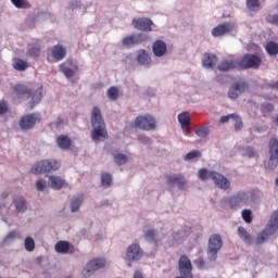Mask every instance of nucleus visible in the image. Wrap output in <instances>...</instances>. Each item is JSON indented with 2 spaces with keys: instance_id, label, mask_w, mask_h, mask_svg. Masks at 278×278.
Returning <instances> with one entry per match:
<instances>
[{
  "instance_id": "6e6552de",
  "label": "nucleus",
  "mask_w": 278,
  "mask_h": 278,
  "mask_svg": "<svg viewBox=\"0 0 278 278\" xmlns=\"http://www.w3.org/2000/svg\"><path fill=\"white\" fill-rule=\"evenodd\" d=\"M41 118L39 113L24 115L20 121V127L24 130L34 129L36 123H40Z\"/></svg>"
},
{
  "instance_id": "58836bf2",
  "label": "nucleus",
  "mask_w": 278,
  "mask_h": 278,
  "mask_svg": "<svg viewBox=\"0 0 278 278\" xmlns=\"http://www.w3.org/2000/svg\"><path fill=\"white\" fill-rule=\"evenodd\" d=\"M101 184L105 188H110L112 186V175L108 173H102L101 175Z\"/></svg>"
},
{
  "instance_id": "e433bc0d",
  "label": "nucleus",
  "mask_w": 278,
  "mask_h": 278,
  "mask_svg": "<svg viewBox=\"0 0 278 278\" xmlns=\"http://www.w3.org/2000/svg\"><path fill=\"white\" fill-rule=\"evenodd\" d=\"M269 155L278 157V140L269 141Z\"/></svg>"
},
{
  "instance_id": "13d9d810",
  "label": "nucleus",
  "mask_w": 278,
  "mask_h": 278,
  "mask_svg": "<svg viewBox=\"0 0 278 278\" xmlns=\"http://www.w3.org/2000/svg\"><path fill=\"white\" fill-rule=\"evenodd\" d=\"M70 8H71L72 11H75V10H77V8H81V2L80 1H74V2L71 3Z\"/></svg>"
},
{
  "instance_id": "603ef678",
  "label": "nucleus",
  "mask_w": 278,
  "mask_h": 278,
  "mask_svg": "<svg viewBox=\"0 0 278 278\" xmlns=\"http://www.w3.org/2000/svg\"><path fill=\"white\" fill-rule=\"evenodd\" d=\"M267 23H270L271 25H277L278 26V15L274 14V15H268L266 17Z\"/></svg>"
},
{
  "instance_id": "49530a36",
  "label": "nucleus",
  "mask_w": 278,
  "mask_h": 278,
  "mask_svg": "<svg viewBox=\"0 0 278 278\" xmlns=\"http://www.w3.org/2000/svg\"><path fill=\"white\" fill-rule=\"evenodd\" d=\"M269 170H275L278 166V157L277 156H269V161L267 164Z\"/></svg>"
},
{
  "instance_id": "7ed1b4c3",
  "label": "nucleus",
  "mask_w": 278,
  "mask_h": 278,
  "mask_svg": "<svg viewBox=\"0 0 278 278\" xmlns=\"http://www.w3.org/2000/svg\"><path fill=\"white\" fill-rule=\"evenodd\" d=\"M277 230H278V211H275L271 214V217L266 228L257 235L255 243L258 245L264 244L267 238H270V236H275V233H277Z\"/></svg>"
},
{
  "instance_id": "412c9836",
  "label": "nucleus",
  "mask_w": 278,
  "mask_h": 278,
  "mask_svg": "<svg viewBox=\"0 0 278 278\" xmlns=\"http://www.w3.org/2000/svg\"><path fill=\"white\" fill-rule=\"evenodd\" d=\"M126 255L128 260H140V257H142V249H140L139 244L134 243L128 247Z\"/></svg>"
},
{
  "instance_id": "423d86ee",
  "label": "nucleus",
  "mask_w": 278,
  "mask_h": 278,
  "mask_svg": "<svg viewBox=\"0 0 278 278\" xmlns=\"http://www.w3.org/2000/svg\"><path fill=\"white\" fill-rule=\"evenodd\" d=\"M60 162L56 160H45L38 162L33 168L31 173L34 175H40L41 173H51V170H59Z\"/></svg>"
},
{
  "instance_id": "bb28decb",
  "label": "nucleus",
  "mask_w": 278,
  "mask_h": 278,
  "mask_svg": "<svg viewBox=\"0 0 278 278\" xmlns=\"http://www.w3.org/2000/svg\"><path fill=\"white\" fill-rule=\"evenodd\" d=\"M238 236L245 244H253V236L247 231V228L240 226L238 228Z\"/></svg>"
},
{
  "instance_id": "cd10ccee",
  "label": "nucleus",
  "mask_w": 278,
  "mask_h": 278,
  "mask_svg": "<svg viewBox=\"0 0 278 278\" xmlns=\"http://www.w3.org/2000/svg\"><path fill=\"white\" fill-rule=\"evenodd\" d=\"M40 51H41V46L40 43L37 41L35 43H30L29 48L27 50V55L29 58H39L40 56Z\"/></svg>"
},
{
  "instance_id": "a211bd4d",
  "label": "nucleus",
  "mask_w": 278,
  "mask_h": 278,
  "mask_svg": "<svg viewBox=\"0 0 278 278\" xmlns=\"http://www.w3.org/2000/svg\"><path fill=\"white\" fill-rule=\"evenodd\" d=\"M147 35L144 34H135L127 36L123 39L124 47H131V45H141V42H146Z\"/></svg>"
},
{
  "instance_id": "4c0bfd02",
  "label": "nucleus",
  "mask_w": 278,
  "mask_h": 278,
  "mask_svg": "<svg viewBox=\"0 0 278 278\" xmlns=\"http://www.w3.org/2000/svg\"><path fill=\"white\" fill-rule=\"evenodd\" d=\"M81 203H84V197H78V198L74 199L71 202L72 212H78L79 207L81 206Z\"/></svg>"
},
{
  "instance_id": "b1692460",
  "label": "nucleus",
  "mask_w": 278,
  "mask_h": 278,
  "mask_svg": "<svg viewBox=\"0 0 278 278\" xmlns=\"http://www.w3.org/2000/svg\"><path fill=\"white\" fill-rule=\"evenodd\" d=\"M49 184L52 190H62L63 186L66 185V180L60 176H50Z\"/></svg>"
},
{
  "instance_id": "a18cd8bd",
  "label": "nucleus",
  "mask_w": 278,
  "mask_h": 278,
  "mask_svg": "<svg viewBox=\"0 0 278 278\" xmlns=\"http://www.w3.org/2000/svg\"><path fill=\"white\" fill-rule=\"evenodd\" d=\"M195 157H201V152L198 150H193L189 153H187L184 157L186 162H190V160H194Z\"/></svg>"
},
{
  "instance_id": "79ce46f5",
  "label": "nucleus",
  "mask_w": 278,
  "mask_h": 278,
  "mask_svg": "<svg viewBox=\"0 0 278 278\" xmlns=\"http://www.w3.org/2000/svg\"><path fill=\"white\" fill-rule=\"evenodd\" d=\"M114 162L118 166H123V164H127V155L121 153L114 154Z\"/></svg>"
},
{
  "instance_id": "4468645a",
  "label": "nucleus",
  "mask_w": 278,
  "mask_h": 278,
  "mask_svg": "<svg viewBox=\"0 0 278 278\" xmlns=\"http://www.w3.org/2000/svg\"><path fill=\"white\" fill-rule=\"evenodd\" d=\"M132 26L139 31H153V21L147 17H139L132 20Z\"/></svg>"
},
{
  "instance_id": "aec40b11",
  "label": "nucleus",
  "mask_w": 278,
  "mask_h": 278,
  "mask_svg": "<svg viewBox=\"0 0 278 278\" xmlns=\"http://www.w3.org/2000/svg\"><path fill=\"white\" fill-rule=\"evenodd\" d=\"M152 51L156 58H163V55H166V51H168V48L166 46V42L162 40H156L152 45Z\"/></svg>"
},
{
  "instance_id": "c03bdc74",
  "label": "nucleus",
  "mask_w": 278,
  "mask_h": 278,
  "mask_svg": "<svg viewBox=\"0 0 278 278\" xmlns=\"http://www.w3.org/2000/svg\"><path fill=\"white\" fill-rule=\"evenodd\" d=\"M232 121L235 122L236 131H240V129H242V127H244V124L242 123V117H240V115L235 113Z\"/></svg>"
},
{
  "instance_id": "2eb2a0df",
  "label": "nucleus",
  "mask_w": 278,
  "mask_h": 278,
  "mask_svg": "<svg viewBox=\"0 0 278 278\" xmlns=\"http://www.w3.org/2000/svg\"><path fill=\"white\" fill-rule=\"evenodd\" d=\"M55 252L61 255H73L75 253V245L71 244L68 241H59L54 245Z\"/></svg>"
},
{
  "instance_id": "a19ab883",
  "label": "nucleus",
  "mask_w": 278,
  "mask_h": 278,
  "mask_svg": "<svg viewBox=\"0 0 278 278\" xmlns=\"http://www.w3.org/2000/svg\"><path fill=\"white\" fill-rule=\"evenodd\" d=\"M24 247L28 252L34 251V249H36V242L34 241V238L27 237L25 239Z\"/></svg>"
},
{
  "instance_id": "c9c22d12",
  "label": "nucleus",
  "mask_w": 278,
  "mask_h": 278,
  "mask_svg": "<svg viewBox=\"0 0 278 278\" xmlns=\"http://www.w3.org/2000/svg\"><path fill=\"white\" fill-rule=\"evenodd\" d=\"M61 72L67 77V79H71L75 75V72L77 71V67L75 70L70 68L66 66V64H61L60 65Z\"/></svg>"
},
{
  "instance_id": "680f3d73",
  "label": "nucleus",
  "mask_w": 278,
  "mask_h": 278,
  "mask_svg": "<svg viewBox=\"0 0 278 278\" xmlns=\"http://www.w3.org/2000/svg\"><path fill=\"white\" fill-rule=\"evenodd\" d=\"M267 87L270 88L271 90H278V81L270 83L267 85Z\"/></svg>"
},
{
  "instance_id": "ddd939ff",
  "label": "nucleus",
  "mask_w": 278,
  "mask_h": 278,
  "mask_svg": "<svg viewBox=\"0 0 278 278\" xmlns=\"http://www.w3.org/2000/svg\"><path fill=\"white\" fill-rule=\"evenodd\" d=\"M211 179L214 181L216 188H219L220 190H229V188H231V182L223 174L215 172L211 174Z\"/></svg>"
},
{
  "instance_id": "c85d7f7f",
  "label": "nucleus",
  "mask_w": 278,
  "mask_h": 278,
  "mask_svg": "<svg viewBox=\"0 0 278 278\" xmlns=\"http://www.w3.org/2000/svg\"><path fill=\"white\" fill-rule=\"evenodd\" d=\"M178 122L180 123L182 129L190 128V113L184 112L178 115Z\"/></svg>"
},
{
  "instance_id": "f8f14e48",
  "label": "nucleus",
  "mask_w": 278,
  "mask_h": 278,
  "mask_svg": "<svg viewBox=\"0 0 278 278\" xmlns=\"http://www.w3.org/2000/svg\"><path fill=\"white\" fill-rule=\"evenodd\" d=\"M66 58V48L56 45L51 49V55H48V62H62Z\"/></svg>"
},
{
  "instance_id": "3c124183",
  "label": "nucleus",
  "mask_w": 278,
  "mask_h": 278,
  "mask_svg": "<svg viewBox=\"0 0 278 278\" xmlns=\"http://www.w3.org/2000/svg\"><path fill=\"white\" fill-rule=\"evenodd\" d=\"M45 188H47V182L42 179H39L36 181V189L39 191V192H42V190H45Z\"/></svg>"
},
{
  "instance_id": "72a5a7b5",
  "label": "nucleus",
  "mask_w": 278,
  "mask_h": 278,
  "mask_svg": "<svg viewBox=\"0 0 278 278\" xmlns=\"http://www.w3.org/2000/svg\"><path fill=\"white\" fill-rule=\"evenodd\" d=\"M266 52L268 55H278V43L275 41H269L267 42L266 47Z\"/></svg>"
},
{
  "instance_id": "6e6d98bb",
  "label": "nucleus",
  "mask_w": 278,
  "mask_h": 278,
  "mask_svg": "<svg viewBox=\"0 0 278 278\" xmlns=\"http://www.w3.org/2000/svg\"><path fill=\"white\" fill-rule=\"evenodd\" d=\"M194 264H195V266L198 267V268H200V269H202V268H205V260H203V258H197L195 261H194Z\"/></svg>"
},
{
  "instance_id": "dca6fc26",
  "label": "nucleus",
  "mask_w": 278,
  "mask_h": 278,
  "mask_svg": "<svg viewBox=\"0 0 278 278\" xmlns=\"http://www.w3.org/2000/svg\"><path fill=\"white\" fill-rule=\"evenodd\" d=\"M178 270L180 275H192V262L186 255H181L178 261Z\"/></svg>"
},
{
  "instance_id": "052dcab7",
  "label": "nucleus",
  "mask_w": 278,
  "mask_h": 278,
  "mask_svg": "<svg viewBox=\"0 0 278 278\" xmlns=\"http://www.w3.org/2000/svg\"><path fill=\"white\" fill-rule=\"evenodd\" d=\"M55 127H62V125H64V119L62 117H59L55 122H54Z\"/></svg>"
},
{
  "instance_id": "7c9ffc66",
  "label": "nucleus",
  "mask_w": 278,
  "mask_h": 278,
  "mask_svg": "<svg viewBox=\"0 0 278 278\" xmlns=\"http://www.w3.org/2000/svg\"><path fill=\"white\" fill-rule=\"evenodd\" d=\"M11 3L20 10H29L31 8V4L27 0H11Z\"/></svg>"
},
{
  "instance_id": "39448f33",
  "label": "nucleus",
  "mask_w": 278,
  "mask_h": 278,
  "mask_svg": "<svg viewBox=\"0 0 278 278\" xmlns=\"http://www.w3.org/2000/svg\"><path fill=\"white\" fill-rule=\"evenodd\" d=\"M223 248V239L219 235H212L208 240L207 257L210 262H216L218 251Z\"/></svg>"
},
{
  "instance_id": "ea45409f",
  "label": "nucleus",
  "mask_w": 278,
  "mask_h": 278,
  "mask_svg": "<svg viewBox=\"0 0 278 278\" xmlns=\"http://www.w3.org/2000/svg\"><path fill=\"white\" fill-rule=\"evenodd\" d=\"M195 136L199 138H207L210 136V128L206 126H201L195 130Z\"/></svg>"
},
{
  "instance_id": "5fc2aeb1",
  "label": "nucleus",
  "mask_w": 278,
  "mask_h": 278,
  "mask_svg": "<svg viewBox=\"0 0 278 278\" xmlns=\"http://www.w3.org/2000/svg\"><path fill=\"white\" fill-rule=\"evenodd\" d=\"M263 112H273L275 106L271 103L265 102L262 104Z\"/></svg>"
},
{
  "instance_id": "a878e982",
  "label": "nucleus",
  "mask_w": 278,
  "mask_h": 278,
  "mask_svg": "<svg viewBox=\"0 0 278 278\" xmlns=\"http://www.w3.org/2000/svg\"><path fill=\"white\" fill-rule=\"evenodd\" d=\"M12 67L14 68V71H20L21 73H23L27 71V68H29V64L27 63V61L14 58L12 60Z\"/></svg>"
},
{
  "instance_id": "c756f323",
  "label": "nucleus",
  "mask_w": 278,
  "mask_h": 278,
  "mask_svg": "<svg viewBox=\"0 0 278 278\" xmlns=\"http://www.w3.org/2000/svg\"><path fill=\"white\" fill-rule=\"evenodd\" d=\"M144 240L147 242H152L153 244H157V231L155 229H149L143 235Z\"/></svg>"
},
{
  "instance_id": "f03ea898",
  "label": "nucleus",
  "mask_w": 278,
  "mask_h": 278,
  "mask_svg": "<svg viewBox=\"0 0 278 278\" xmlns=\"http://www.w3.org/2000/svg\"><path fill=\"white\" fill-rule=\"evenodd\" d=\"M91 126L93 127L91 132L92 140H99V138L108 140V128L105 127V122L103 121V115L99 106H93L91 110Z\"/></svg>"
},
{
  "instance_id": "0e129e2a",
  "label": "nucleus",
  "mask_w": 278,
  "mask_h": 278,
  "mask_svg": "<svg viewBox=\"0 0 278 278\" xmlns=\"http://www.w3.org/2000/svg\"><path fill=\"white\" fill-rule=\"evenodd\" d=\"M56 140H68V136L66 135H61L56 138Z\"/></svg>"
},
{
  "instance_id": "f3484780",
  "label": "nucleus",
  "mask_w": 278,
  "mask_h": 278,
  "mask_svg": "<svg viewBox=\"0 0 278 278\" xmlns=\"http://www.w3.org/2000/svg\"><path fill=\"white\" fill-rule=\"evenodd\" d=\"M229 31H233V24H231L230 22H226L213 28L212 36L214 38H218L220 36H225V34H229Z\"/></svg>"
},
{
  "instance_id": "6ab92c4d",
  "label": "nucleus",
  "mask_w": 278,
  "mask_h": 278,
  "mask_svg": "<svg viewBox=\"0 0 278 278\" xmlns=\"http://www.w3.org/2000/svg\"><path fill=\"white\" fill-rule=\"evenodd\" d=\"M217 68L224 73H227V71H239V63L236 60L225 59L217 65Z\"/></svg>"
},
{
  "instance_id": "393cba45",
  "label": "nucleus",
  "mask_w": 278,
  "mask_h": 278,
  "mask_svg": "<svg viewBox=\"0 0 278 278\" xmlns=\"http://www.w3.org/2000/svg\"><path fill=\"white\" fill-rule=\"evenodd\" d=\"M248 199L249 198L247 197V193L241 192L231 197L229 203L231 207H238V205H240L241 203H247Z\"/></svg>"
},
{
  "instance_id": "2f4dec72",
  "label": "nucleus",
  "mask_w": 278,
  "mask_h": 278,
  "mask_svg": "<svg viewBox=\"0 0 278 278\" xmlns=\"http://www.w3.org/2000/svg\"><path fill=\"white\" fill-rule=\"evenodd\" d=\"M14 203L17 212H25V210H27V201H25V198L18 197L14 200Z\"/></svg>"
},
{
  "instance_id": "20e7f679",
  "label": "nucleus",
  "mask_w": 278,
  "mask_h": 278,
  "mask_svg": "<svg viewBox=\"0 0 278 278\" xmlns=\"http://www.w3.org/2000/svg\"><path fill=\"white\" fill-rule=\"evenodd\" d=\"M239 71H247L248 68H257L262 66V58L257 54L247 53L239 61Z\"/></svg>"
},
{
  "instance_id": "864d4df0",
  "label": "nucleus",
  "mask_w": 278,
  "mask_h": 278,
  "mask_svg": "<svg viewBox=\"0 0 278 278\" xmlns=\"http://www.w3.org/2000/svg\"><path fill=\"white\" fill-rule=\"evenodd\" d=\"M235 114L236 113L222 116L219 119V123L225 124V123H229V121H233Z\"/></svg>"
},
{
  "instance_id": "f704fd0d",
  "label": "nucleus",
  "mask_w": 278,
  "mask_h": 278,
  "mask_svg": "<svg viewBox=\"0 0 278 278\" xmlns=\"http://www.w3.org/2000/svg\"><path fill=\"white\" fill-rule=\"evenodd\" d=\"M261 5L260 0H247V8L251 12H257Z\"/></svg>"
},
{
  "instance_id": "09e8293b",
  "label": "nucleus",
  "mask_w": 278,
  "mask_h": 278,
  "mask_svg": "<svg viewBox=\"0 0 278 278\" xmlns=\"http://www.w3.org/2000/svg\"><path fill=\"white\" fill-rule=\"evenodd\" d=\"M71 140H59L58 141V147L62 149L63 151H68L71 149Z\"/></svg>"
},
{
  "instance_id": "de8ad7c7",
  "label": "nucleus",
  "mask_w": 278,
  "mask_h": 278,
  "mask_svg": "<svg viewBox=\"0 0 278 278\" xmlns=\"http://www.w3.org/2000/svg\"><path fill=\"white\" fill-rule=\"evenodd\" d=\"M242 218L248 224L253 223V217H252L251 210H243L242 211Z\"/></svg>"
},
{
  "instance_id": "9b49d317",
  "label": "nucleus",
  "mask_w": 278,
  "mask_h": 278,
  "mask_svg": "<svg viewBox=\"0 0 278 278\" xmlns=\"http://www.w3.org/2000/svg\"><path fill=\"white\" fill-rule=\"evenodd\" d=\"M105 258H94L87 264V268L84 271V277L88 278L100 268H105Z\"/></svg>"
},
{
  "instance_id": "473e14b6",
  "label": "nucleus",
  "mask_w": 278,
  "mask_h": 278,
  "mask_svg": "<svg viewBox=\"0 0 278 278\" xmlns=\"http://www.w3.org/2000/svg\"><path fill=\"white\" fill-rule=\"evenodd\" d=\"M215 173L214 170H207L206 168H201L198 172V177L201 181H207V179H212V174Z\"/></svg>"
},
{
  "instance_id": "5701e85b",
  "label": "nucleus",
  "mask_w": 278,
  "mask_h": 278,
  "mask_svg": "<svg viewBox=\"0 0 278 278\" xmlns=\"http://www.w3.org/2000/svg\"><path fill=\"white\" fill-rule=\"evenodd\" d=\"M216 62H218V58L212 53H205L202 59L204 68H214V66H216Z\"/></svg>"
},
{
  "instance_id": "f257e3e1",
  "label": "nucleus",
  "mask_w": 278,
  "mask_h": 278,
  "mask_svg": "<svg viewBox=\"0 0 278 278\" xmlns=\"http://www.w3.org/2000/svg\"><path fill=\"white\" fill-rule=\"evenodd\" d=\"M12 90L17 99H30L28 103L29 110H34L42 101V87L31 90L26 85L16 84Z\"/></svg>"
},
{
  "instance_id": "338daca9",
  "label": "nucleus",
  "mask_w": 278,
  "mask_h": 278,
  "mask_svg": "<svg viewBox=\"0 0 278 278\" xmlns=\"http://www.w3.org/2000/svg\"><path fill=\"white\" fill-rule=\"evenodd\" d=\"M218 79H219V76H217V81H218Z\"/></svg>"
},
{
  "instance_id": "4be33fe9",
  "label": "nucleus",
  "mask_w": 278,
  "mask_h": 278,
  "mask_svg": "<svg viewBox=\"0 0 278 278\" xmlns=\"http://www.w3.org/2000/svg\"><path fill=\"white\" fill-rule=\"evenodd\" d=\"M137 62L141 66H149L151 65V55H149V52L147 50H139L137 54Z\"/></svg>"
},
{
  "instance_id": "1a4fd4ad",
  "label": "nucleus",
  "mask_w": 278,
  "mask_h": 278,
  "mask_svg": "<svg viewBox=\"0 0 278 278\" xmlns=\"http://www.w3.org/2000/svg\"><path fill=\"white\" fill-rule=\"evenodd\" d=\"M165 178L167 186H177L179 190H186L188 187V181L181 174L167 175Z\"/></svg>"
},
{
  "instance_id": "e2e57ef3",
  "label": "nucleus",
  "mask_w": 278,
  "mask_h": 278,
  "mask_svg": "<svg viewBox=\"0 0 278 278\" xmlns=\"http://www.w3.org/2000/svg\"><path fill=\"white\" fill-rule=\"evenodd\" d=\"M132 278H144L141 270H136Z\"/></svg>"
},
{
  "instance_id": "4d7b16f0",
  "label": "nucleus",
  "mask_w": 278,
  "mask_h": 278,
  "mask_svg": "<svg viewBox=\"0 0 278 278\" xmlns=\"http://www.w3.org/2000/svg\"><path fill=\"white\" fill-rule=\"evenodd\" d=\"M16 238V231H11L7 235L4 242H10Z\"/></svg>"
},
{
  "instance_id": "0eeeda50",
  "label": "nucleus",
  "mask_w": 278,
  "mask_h": 278,
  "mask_svg": "<svg viewBox=\"0 0 278 278\" xmlns=\"http://www.w3.org/2000/svg\"><path fill=\"white\" fill-rule=\"evenodd\" d=\"M137 129H142L143 131H153L157 127L155 117L151 115L138 116L134 124Z\"/></svg>"
},
{
  "instance_id": "69168bd1",
  "label": "nucleus",
  "mask_w": 278,
  "mask_h": 278,
  "mask_svg": "<svg viewBox=\"0 0 278 278\" xmlns=\"http://www.w3.org/2000/svg\"><path fill=\"white\" fill-rule=\"evenodd\" d=\"M253 155H255L254 153L250 155V157H253Z\"/></svg>"
},
{
  "instance_id": "37998d69",
  "label": "nucleus",
  "mask_w": 278,
  "mask_h": 278,
  "mask_svg": "<svg viewBox=\"0 0 278 278\" xmlns=\"http://www.w3.org/2000/svg\"><path fill=\"white\" fill-rule=\"evenodd\" d=\"M108 98L111 100V101H116V99H118V88L116 87H111L108 92Z\"/></svg>"
},
{
  "instance_id": "bf43d9fd",
  "label": "nucleus",
  "mask_w": 278,
  "mask_h": 278,
  "mask_svg": "<svg viewBox=\"0 0 278 278\" xmlns=\"http://www.w3.org/2000/svg\"><path fill=\"white\" fill-rule=\"evenodd\" d=\"M252 134H262L264 131V127H260V126H254L251 129Z\"/></svg>"
},
{
  "instance_id": "8fccbe9b",
  "label": "nucleus",
  "mask_w": 278,
  "mask_h": 278,
  "mask_svg": "<svg viewBox=\"0 0 278 278\" xmlns=\"http://www.w3.org/2000/svg\"><path fill=\"white\" fill-rule=\"evenodd\" d=\"M9 110L10 106L8 105V101L0 100V116H2V114H7Z\"/></svg>"
},
{
  "instance_id": "9d476101",
  "label": "nucleus",
  "mask_w": 278,
  "mask_h": 278,
  "mask_svg": "<svg viewBox=\"0 0 278 278\" xmlns=\"http://www.w3.org/2000/svg\"><path fill=\"white\" fill-rule=\"evenodd\" d=\"M247 90H249V84H247V81L235 83L228 91V97L229 99H238V97L247 92Z\"/></svg>"
}]
</instances>
